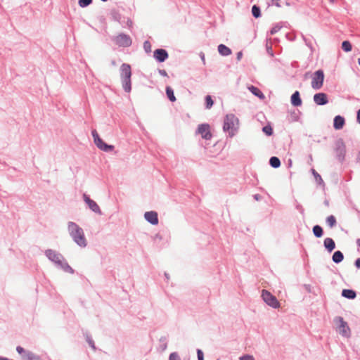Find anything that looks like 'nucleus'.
Returning <instances> with one entry per match:
<instances>
[{
    "label": "nucleus",
    "mask_w": 360,
    "mask_h": 360,
    "mask_svg": "<svg viewBox=\"0 0 360 360\" xmlns=\"http://www.w3.org/2000/svg\"><path fill=\"white\" fill-rule=\"evenodd\" d=\"M68 231L74 240L80 246L85 247L86 240L82 228L74 222L68 223Z\"/></svg>",
    "instance_id": "obj_1"
},
{
    "label": "nucleus",
    "mask_w": 360,
    "mask_h": 360,
    "mask_svg": "<svg viewBox=\"0 0 360 360\" xmlns=\"http://www.w3.org/2000/svg\"><path fill=\"white\" fill-rule=\"evenodd\" d=\"M120 76L122 81V86L125 91H131V66L129 64L123 63L120 67Z\"/></svg>",
    "instance_id": "obj_2"
},
{
    "label": "nucleus",
    "mask_w": 360,
    "mask_h": 360,
    "mask_svg": "<svg viewBox=\"0 0 360 360\" xmlns=\"http://www.w3.org/2000/svg\"><path fill=\"white\" fill-rule=\"evenodd\" d=\"M238 125V120L234 115L230 114L226 115L224 123V131H229L231 136H233Z\"/></svg>",
    "instance_id": "obj_3"
},
{
    "label": "nucleus",
    "mask_w": 360,
    "mask_h": 360,
    "mask_svg": "<svg viewBox=\"0 0 360 360\" xmlns=\"http://www.w3.org/2000/svg\"><path fill=\"white\" fill-rule=\"evenodd\" d=\"M333 153L338 161L343 162L346 155V146L342 139L335 143Z\"/></svg>",
    "instance_id": "obj_4"
},
{
    "label": "nucleus",
    "mask_w": 360,
    "mask_h": 360,
    "mask_svg": "<svg viewBox=\"0 0 360 360\" xmlns=\"http://www.w3.org/2000/svg\"><path fill=\"white\" fill-rule=\"evenodd\" d=\"M324 74L323 70H319L314 73L311 80V87L314 89H320L323 84Z\"/></svg>",
    "instance_id": "obj_5"
},
{
    "label": "nucleus",
    "mask_w": 360,
    "mask_h": 360,
    "mask_svg": "<svg viewBox=\"0 0 360 360\" xmlns=\"http://www.w3.org/2000/svg\"><path fill=\"white\" fill-rule=\"evenodd\" d=\"M262 297L264 301L270 307L277 309L280 307V303L277 300L276 297L274 296L271 292L266 290H263L262 292Z\"/></svg>",
    "instance_id": "obj_6"
},
{
    "label": "nucleus",
    "mask_w": 360,
    "mask_h": 360,
    "mask_svg": "<svg viewBox=\"0 0 360 360\" xmlns=\"http://www.w3.org/2000/svg\"><path fill=\"white\" fill-rule=\"evenodd\" d=\"M197 133L200 134L202 139L209 140L212 138L210 127L208 124H200L198 127Z\"/></svg>",
    "instance_id": "obj_7"
},
{
    "label": "nucleus",
    "mask_w": 360,
    "mask_h": 360,
    "mask_svg": "<svg viewBox=\"0 0 360 360\" xmlns=\"http://www.w3.org/2000/svg\"><path fill=\"white\" fill-rule=\"evenodd\" d=\"M115 42L120 46H129L131 44V39L128 35L121 34L116 37Z\"/></svg>",
    "instance_id": "obj_8"
},
{
    "label": "nucleus",
    "mask_w": 360,
    "mask_h": 360,
    "mask_svg": "<svg viewBox=\"0 0 360 360\" xmlns=\"http://www.w3.org/2000/svg\"><path fill=\"white\" fill-rule=\"evenodd\" d=\"M46 257L56 264H61L62 256L52 250H47L45 252Z\"/></svg>",
    "instance_id": "obj_9"
},
{
    "label": "nucleus",
    "mask_w": 360,
    "mask_h": 360,
    "mask_svg": "<svg viewBox=\"0 0 360 360\" xmlns=\"http://www.w3.org/2000/svg\"><path fill=\"white\" fill-rule=\"evenodd\" d=\"M83 198H84V201L86 202V203L89 205V208L92 211H94V212H96V213L101 212L100 207L97 205V203L95 201H94L93 200L90 199V198L87 195L84 194Z\"/></svg>",
    "instance_id": "obj_10"
},
{
    "label": "nucleus",
    "mask_w": 360,
    "mask_h": 360,
    "mask_svg": "<svg viewBox=\"0 0 360 360\" xmlns=\"http://www.w3.org/2000/svg\"><path fill=\"white\" fill-rule=\"evenodd\" d=\"M153 56L158 61L162 63L168 58V53L165 49H158L154 51Z\"/></svg>",
    "instance_id": "obj_11"
},
{
    "label": "nucleus",
    "mask_w": 360,
    "mask_h": 360,
    "mask_svg": "<svg viewBox=\"0 0 360 360\" xmlns=\"http://www.w3.org/2000/svg\"><path fill=\"white\" fill-rule=\"evenodd\" d=\"M145 219L153 225L158 224V213L154 211L146 212L144 214Z\"/></svg>",
    "instance_id": "obj_12"
},
{
    "label": "nucleus",
    "mask_w": 360,
    "mask_h": 360,
    "mask_svg": "<svg viewBox=\"0 0 360 360\" xmlns=\"http://www.w3.org/2000/svg\"><path fill=\"white\" fill-rule=\"evenodd\" d=\"M94 143L99 149L103 151H110L114 148L113 146L106 144L100 137L97 138V139L94 141Z\"/></svg>",
    "instance_id": "obj_13"
},
{
    "label": "nucleus",
    "mask_w": 360,
    "mask_h": 360,
    "mask_svg": "<svg viewBox=\"0 0 360 360\" xmlns=\"http://www.w3.org/2000/svg\"><path fill=\"white\" fill-rule=\"evenodd\" d=\"M314 101L317 105H325L328 103L327 95L325 93H318L314 96Z\"/></svg>",
    "instance_id": "obj_14"
},
{
    "label": "nucleus",
    "mask_w": 360,
    "mask_h": 360,
    "mask_svg": "<svg viewBox=\"0 0 360 360\" xmlns=\"http://www.w3.org/2000/svg\"><path fill=\"white\" fill-rule=\"evenodd\" d=\"M338 320L340 322V333L343 335H347L349 332V328L347 326V323L342 318H339Z\"/></svg>",
    "instance_id": "obj_15"
},
{
    "label": "nucleus",
    "mask_w": 360,
    "mask_h": 360,
    "mask_svg": "<svg viewBox=\"0 0 360 360\" xmlns=\"http://www.w3.org/2000/svg\"><path fill=\"white\" fill-rule=\"evenodd\" d=\"M344 124H345V119L342 117L338 115L334 118L333 126L335 129H342L343 127Z\"/></svg>",
    "instance_id": "obj_16"
},
{
    "label": "nucleus",
    "mask_w": 360,
    "mask_h": 360,
    "mask_svg": "<svg viewBox=\"0 0 360 360\" xmlns=\"http://www.w3.org/2000/svg\"><path fill=\"white\" fill-rule=\"evenodd\" d=\"M291 103L294 106H300L302 104V100L299 91H296L291 96Z\"/></svg>",
    "instance_id": "obj_17"
},
{
    "label": "nucleus",
    "mask_w": 360,
    "mask_h": 360,
    "mask_svg": "<svg viewBox=\"0 0 360 360\" xmlns=\"http://www.w3.org/2000/svg\"><path fill=\"white\" fill-rule=\"evenodd\" d=\"M324 247L329 251L331 252L335 248V243L334 240L330 238H326L324 240Z\"/></svg>",
    "instance_id": "obj_18"
},
{
    "label": "nucleus",
    "mask_w": 360,
    "mask_h": 360,
    "mask_svg": "<svg viewBox=\"0 0 360 360\" xmlns=\"http://www.w3.org/2000/svg\"><path fill=\"white\" fill-rule=\"evenodd\" d=\"M219 53L224 56H227L231 54V50L224 44L218 46Z\"/></svg>",
    "instance_id": "obj_19"
},
{
    "label": "nucleus",
    "mask_w": 360,
    "mask_h": 360,
    "mask_svg": "<svg viewBox=\"0 0 360 360\" xmlns=\"http://www.w3.org/2000/svg\"><path fill=\"white\" fill-rule=\"evenodd\" d=\"M342 295L348 299H354L356 295L353 290L344 289L342 292Z\"/></svg>",
    "instance_id": "obj_20"
},
{
    "label": "nucleus",
    "mask_w": 360,
    "mask_h": 360,
    "mask_svg": "<svg viewBox=\"0 0 360 360\" xmlns=\"http://www.w3.org/2000/svg\"><path fill=\"white\" fill-rule=\"evenodd\" d=\"M248 89L256 96L259 97L261 99L264 98V95L262 94V92L257 87L254 86H248Z\"/></svg>",
    "instance_id": "obj_21"
},
{
    "label": "nucleus",
    "mask_w": 360,
    "mask_h": 360,
    "mask_svg": "<svg viewBox=\"0 0 360 360\" xmlns=\"http://www.w3.org/2000/svg\"><path fill=\"white\" fill-rule=\"evenodd\" d=\"M332 258L334 262L339 263L343 260L344 256L340 251L338 250L334 252Z\"/></svg>",
    "instance_id": "obj_22"
},
{
    "label": "nucleus",
    "mask_w": 360,
    "mask_h": 360,
    "mask_svg": "<svg viewBox=\"0 0 360 360\" xmlns=\"http://www.w3.org/2000/svg\"><path fill=\"white\" fill-rule=\"evenodd\" d=\"M166 94L168 98L172 101L174 102L176 101V97L174 94V91L170 86H167L166 88Z\"/></svg>",
    "instance_id": "obj_23"
},
{
    "label": "nucleus",
    "mask_w": 360,
    "mask_h": 360,
    "mask_svg": "<svg viewBox=\"0 0 360 360\" xmlns=\"http://www.w3.org/2000/svg\"><path fill=\"white\" fill-rule=\"evenodd\" d=\"M269 163L274 168H278L281 165V161L277 157H271L270 158Z\"/></svg>",
    "instance_id": "obj_24"
},
{
    "label": "nucleus",
    "mask_w": 360,
    "mask_h": 360,
    "mask_svg": "<svg viewBox=\"0 0 360 360\" xmlns=\"http://www.w3.org/2000/svg\"><path fill=\"white\" fill-rule=\"evenodd\" d=\"M22 358L24 359V360H40V359L37 356L34 355L30 352H27V353L23 354Z\"/></svg>",
    "instance_id": "obj_25"
},
{
    "label": "nucleus",
    "mask_w": 360,
    "mask_h": 360,
    "mask_svg": "<svg viewBox=\"0 0 360 360\" xmlns=\"http://www.w3.org/2000/svg\"><path fill=\"white\" fill-rule=\"evenodd\" d=\"M313 233L316 237L320 238L323 235V229L320 226L316 225L313 227Z\"/></svg>",
    "instance_id": "obj_26"
},
{
    "label": "nucleus",
    "mask_w": 360,
    "mask_h": 360,
    "mask_svg": "<svg viewBox=\"0 0 360 360\" xmlns=\"http://www.w3.org/2000/svg\"><path fill=\"white\" fill-rule=\"evenodd\" d=\"M326 222L328 226L332 228L336 224V219L333 215L328 216L326 218Z\"/></svg>",
    "instance_id": "obj_27"
},
{
    "label": "nucleus",
    "mask_w": 360,
    "mask_h": 360,
    "mask_svg": "<svg viewBox=\"0 0 360 360\" xmlns=\"http://www.w3.org/2000/svg\"><path fill=\"white\" fill-rule=\"evenodd\" d=\"M342 49L346 51L349 52L352 50V44L349 41H344L342 43Z\"/></svg>",
    "instance_id": "obj_28"
},
{
    "label": "nucleus",
    "mask_w": 360,
    "mask_h": 360,
    "mask_svg": "<svg viewBox=\"0 0 360 360\" xmlns=\"http://www.w3.org/2000/svg\"><path fill=\"white\" fill-rule=\"evenodd\" d=\"M252 13L254 17L255 18H259L260 16V9L258 6H253L252 8Z\"/></svg>",
    "instance_id": "obj_29"
},
{
    "label": "nucleus",
    "mask_w": 360,
    "mask_h": 360,
    "mask_svg": "<svg viewBox=\"0 0 360 360\" xmlns=\"http://www.w3.org/2000/svg\"><path fill=\"white\" fill-rule=\"evenodd\" d=\"M205 102H206V108L207 109H210L212 108V106L213 105V100L212 98V97L209 95H207L206 97H205Z\"/></svg>",
    "instance_id": "obj_30"
},
{
    "label": "nucleus",
    "mask_w": 360,
    "mask_h": 360,
    "mask_svg": "<svg viewBox=\"0 0 360 360\" xmlns=\"http://www.w3.org/2000/svg\"><path fill=\"white\" fill-rule=\"evenodd\" d=\"M262 131L267 136H271L273 134V129L270 125H266L263 127Z\"/></svg>",
    "instance_id": "obj_31"
},
{
    "label": "nucleus",
    "mask_w": 360,
    "mask_h": 360,
    "mask_svg": "<svg viewBox=\"0 0 360 360\" xmlns=\"http://www.w3.org/2000/svg\"><path fill=\"white\" fill-rule=\"evenodd\" d=\"M311 173L317 182L321 183L323 181L321 176L314 169H311Z\"/></svg>",
    "instance_id": "obj_32"
},
{
    "label": "nucleus",
    "mask_w": 360,
    "mask_h": 360,
    "mask_svg": "<svg viewBox=\"0 0 360 360\" xmlns=\"http://www.w3.org/2000/svg\"><path fill=\"white\" fill-rule=\"evenodd\" d=\"M143 49L146 53L151 52V44H150V41H146L143 43Z\"/></svg>",
    "instance_id": "obj_33"
},
{
    "label": "nucleus",
    "mask_w": 360,
    "mask_h": 360,
    "mask_svg": "<svg viewBox=\"0 0 360 360\" xmlns=\"http://www.w3.org/2000/svg\"><path fill=\"white\" fill-rule=\"evenodd\" d=\"M92 0H79V5L81 7H85L91 3Z\"/></svg>",
    "instance_id": "obj_34"
},
{
    "label": "nucleus",
    "mask_w": 360,
    "mask_h": 360,
    "mask_svg": "<svg viewBox=\"0 0 360 360\" xmlns=\"http://www.w3.org/2000/svg\"><path fill=\"white\" fill-rule=\"evenodd\" d=\"M62 267H63V270L65 271H66V272H68V273H70V274H73L74 273V270L68 264H64L62 266Z\"/></svg>",
    "instance_id": "obj_35"
},
{
    "label": "nucleus",
    "mask_w": 360,
    "mask_h": 360,
    "mask_svg": "<svg viewBox=\"0 0 360 360\" xmlns=\"http://www.w3.org/2000/svg\"><path fill=\"white\" fill-rule=\"evenodd\" d=\"M169 360H181V359L176 352H172L169 355Z\"/></svg>",
    "instance_id": "obj_36"
},
{
    "label": "nucleus",
    "mask_w": 360,
    "mask_h": 360,
    "mask_svg": "<svg viewBox=\"0 0 360 360\" xmlns=\"http://www.w3.org/2000/svg\"><path fill=\"white\" fill-rule=\"evenodd\" d=\"M240 360H255L253 356L252 355H244L240 357Z\"/></svg>",
    "instance_id": "obj_37"
},
{
    "label": "nucleus",
    "mask_w": 360,
    "mask_h": 360,
    "mask_svg": "<svg viewBox=\"0 0 360 360\" xmlns=\"http://www.w3.org/2000/svg\"><path fill=\"white\" fill-rule=\"evenodd\" d=\"M16 350H17V352H18L20 354H25L26 353V352H25L24 349H23L22 347H20V346H18V347H16Z\"/></svg>",
    "instance_id": "obj_38"
},
{
    "label": "nucleus",
    "mask_w": 360,
    "mask_h": 360,
    "mask_svg": "<svg viewBox=\"0 0 360 360\" xmlns=\"http://www.w3.org/2000/svg\"><path fill=\"white\" fill-rule=\"evenodd\" d=\"M198 360H203V353L200 349L198 350Z\"/></svg>",
    "instance_id": "obj_39"
},
{
    "label": "nucleus",
    "mask_w": 360,
    "mask_h": 360,
    "mask_svg": "<svg viewBox=\"0 0 360 360\" xmlns=\"http://www.w3.org/2000/svg\"><path fill=\"white\" fill-rule=\"evenodd\" d=\"M280 1L281 0H272V4L277 7H281Z\"/></svg>",
    "instance_id": "obj_40"
},
{
    "label": "nucleus",
    "mask_w": 360,
    "mask_h": 360,
    "mask_svg": "<svg viewBox=\"0 0 360 360\" xmlns=\"http://www.w3.org/2000/svg\"><path fill=\"white\" fill-rule=\"evenodd\" d=\"M92 135H93V137H94V140L95 141L96 139H97V138H99V135L98 134L97 131L96 130H94L92 131Z\"/></svg>",
    "instance_id": "obj_41"
},
{
    "label": "nucleus",
    "mask_w": 360,
    "mask_h": 360,
    "mask_svg": "<svg viewBox=\"0 0 360 360\" xmlns=\"http://www.w3.org/2000/svg\"><path fill=\"white\" fill-rule=\"evenodd\" d=\"M355 265L357 268H360V258H358L355 262Z\"/></svg>",
    "instance_id": "obj_42"
},
{
    "label": "nucleus",
    "mask_w": 360,
    "mask_h": 360,
    "mask_svg": "<svg viewBox=\"0 0 360 360\" xmlns=\"http://www.w3.org/2000/svg\"><path fill=\"white\" fill-rule=\"evenodd\" d=\"M242 56H243L242 52H238V53H237V59H238V60H240V58H241V57H242Z\"/></svg>",
    "instance_id": "obj_43"
},
{
    "label": "nucleus",
    "mask_w": 360,
    "mask_h": 360,
    "mask_svg": "<svg viewBox=\"0 0 360 360\" xmlns=\"http://www.w3.org/2000/svg\"><path fill=\"white\" fill-rule=\"evenodd\" d=\"M356 119H357L358 122L360 123V109L357 112Z\"/></svg>",
    "instance_id": "obj_44"
},
{
    "label": "nucleus",
    "mask_w": 360,
    "mask_h": 360,
    "mask_svg": "<svg viewBox=\"0 0 360 360\" xmlns=\"http://www.w3.org/2000/svg\"><path fill=\"white\" fill-rule=\"evenodd\" d=\"M160 72L161 75H167V73H166V71L165 70H160Z\"/></svg>",
    "instance_id": "obj_45"
},
{
    "label": "nucleus",
    "mask_w": 360,
    "mask_h": 360,
    "mask_svg": "<svg viewBox=\"0 0 360 360\" xmlns=\"http://www.w3.org/2000/svg\"><path fill=\"white\" fill-rule=\"evenodd\" d=\"M276 32V30L275 28L272 29L271 31V33L273 34Z\"/></svg>",
    "instance_id": "obj_46"
},
{
    "label": "nucleus",
    "mask_w": 360,
    "mask_h": 360,
    "mask_svg": "<svg viewBox=\"0 0 360 360\" xmlns=\"http://www.w3.org/2000/svg\"><path fill=\"white\" fill-rule=\"evenodd\" d=\"M357 245L360 247V239L357 240Z\"/></svg>",
    "instance_id": "obj_47"
},
{
    "label": "nucleus",
    "mask_w": 360,
    "mask_h": 360,
    "mask_svg": "<svg viewBox=\"0 0 360 360\" xmlns=\"http://www.w3.org/2000/svg\"><path fill=\"white\" fill-rule=\"evenodd\" d=\"M90 345H91V347H92L94 349L95 348L94 343H92L91 342H90Z\"/></svg>",
    "instance_id": "obj_48"
},
{
    "label": "nucleus",
    "mask_w": 360,
    "mask_h": 360,
    "mask_svg": "<svg viewBox=\"0 0 360 360\" xmlns=\"http://www.w3.org/2000/svg\"><path fill=\"white\" fill-rule=\"evenodd\" d=\"M202 60H203V62L205 63V56H202Z\"/></svg>",
    "instance_id": "obj_49"
},
{
    "label": "nucleus",
    "mask_w": 360,
    "mask_h": 360,
    "mask_svg": "<svg viewBox=\"0 0 360 360\" xmlns=\"http://www.w3.org/2000/svg\"><path fill=\"white\" fill-rule=\"evenodd\" d=\"M359 65H360V58L358 60Z\"/></svg>",
    "instance_id": "obj_50"
}]
</instances>
